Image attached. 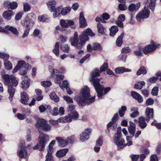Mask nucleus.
<instances>
[{"label":"nucleus","instance_id":"obj_35","mask_svg":"<svg viewBox=\"0 0 161 161\" xmlns=\"http://www.w3.org/2000/svg\"><path fill=\"white\" fill-rule=\"evenodd\" d=\"M147 73V71L145 68L144 66H142L138 70L136 73V75H140L141 74L145 75Z\"/></svg>","mask_w":161,"mask_h":161},{"label":"nucleus","instance_id":"obj_8","mask_svg":"<svg viewBox=\"0 0 161 161\" xmlns=\"http://www.w3.org/2000/svg\"><path fill=\"white\" fill-rule=\"evenodd\" d=\"M151 43V44L148 45L143 48V52L145 54H146L154 51L160 46L159 44L154 42L152 41Z\"/></svg>","mask_w":161,"mask_h":161},{"label":"nucleus","instance_id":"obj_33","mask_svg":"<svg viewBox=\"0 0 161 161\" xmlns=\"http://www.w3.org/2000/svg\"><path fill=\"white\" fill-rule=\"evenodd\" d=\"M110 35L111 36H114L118 31V28L116 26L113 25L109 29Z\"/></svg>","mask_w":161,"mask_h":161},{"label":"nucleus","instance_id":"obj_23","mask_svg":"<svg viewBox=\"0 0 161 161\" xmlns=\"http://www.w3.org/2000/svg\"><path fill=\"white\" fill-rule=\"evenodd\" d=\"M56 4V3L55 1L51 0L47 2V5L49 10L51 11H53L54 9L56 8H55Z\"/></svg>","mask_w":161,"mask_h":161},{"label":"nucleus","instance_id":"obj_2","mask_svg":"<svg viewBox=\"0 0 161 161\" xmlns=\"http://www.w3.org/2000/svg\"><path fill=\"white\" fill-rule=\"evenodd\" d=\"M2 78L4 80V84L8 86V91L9 94V99L11 102L15 91V89L12 86H16L18 83V81L16 77L12 75H2Z\"/></svg>","mask_w":161,"mask_h":161},{"label":"nucleus","instance_id":"obj_46","mask_svg":"<svg viewBox=\"0 0 161 161\" xmlns=\"http://www.w3.org/2000/svg\"><path fill=\"white\" fill-rule=\"evenodd\" d=\"M145 84V82L144 81L138 82L135 84V87L137 89H141Z\"/></svg>","mask_w":161,"mask_h":161},{"label":"nucleus","instance_id":"obj_49","mask_svg":"<svg viewBox=\"0 0 161 161\" xmlns=\"http://www.w3.org/2000/svg\"><path fill=\"white\" fill-rule=\"evenodd\" d=\"M69 114H71V117L72 120H76L77 119L79 116V114L76 111H73V112H71Z\"/></svg>","mask_w":161,"mask_h":161},{"label":"nucleus","instance_id":"obj_34","mask_svg":"<svg viewBox=\"0 0 161 161\" xmlns=\"http://www.w3.org/2000/svg\"><path fill=\"white\" fill-rule=\"evenodd\" d=\"M124 36V33H122L118 37L116 41V45L117 46L120 47L121 46L123 41L122 39Z\"/></svg>","mask_w":161,"mask_h":161},{"label":"nucleus","instance_id":"obj_60","mask_svg":"<svg viewBox=\"0 0 161 161\" xmlns=\"http://www.w3.org/2000/svg\"><path fill=\"white\" fill-rule=\"evenodd\" d=\"M158 88L155 86L154 87L152 90L151 93L152 95L154 96H156L158 94Z\"/></svg>","mask_w":161,"mask_h":161},{"label":"nucleus","instance_id":"obj_40","mask_svg":"<svg viewBox=\"0 0 161 161\" xmlns=\"http://www.w3.org/2000/svg\"><path fill=\"white\" fill-rule=\"evenodd\" d=\"M53 152H51L49 150L47 151V153L46 156V160L45 161H53V158L52 155Z\"/></svg>","mask_w":161,"mask_h":161},{"label":"nucleus","instance_id":"obj_14","mask_svg":"<svg viewBox=\"0 0 161 161\" xmlns=\"http://www.w3.org/2000/svg\"><path fill=\"white\" fill-rule=\"evenodd\" d=\"M141 3L140 2H138L136 4L131 3L129 6L128 9L130 12H136L139 9Z\"/></svg>","mask_w":161,"mask_h":161},{"label":"nucleus","instance_id":"obj_55","mask_svg":"<svg viewBox=\"0 0 161 161\" xmlns=\"http://www.w3.org/2000/svg\"><path fill=\"white\" fill-rule=\"evenodd\" d=\"M41 85L44 87H48L50 86L52 84L49 81H43L41 82Z\"/></svg>","mask_w":161,"mask_h":161},{"label":"nucleus","instance_id":"obj_24","mask_svg":"<svg viewBox=\"0 0 161 161\" xmlns=\"http://www.w3.org/2000/svg\"><path fill=\"white\" fill-rule=\"evenodd\" d=\"M5 29L7 30L10 31L15 36L19 35V32L17 29L12 26L7 25L5 27Z\"/></svg>","mask_w":161,"mask_h":161},{"label":"nucleus","instance_id":"obj_56","mask_svg":"<svg viewBox=\"0 0 161 161\" xmlns=\"http://www.w3.org/2000/svg\"><path fill=\"white\" fill-rule=\"evenodd\" d=\"M21 110L22 113L25 115H28L31 113L30 110L28 108H22Z\"/></svg>","mask_w":161,"mask_h":161},{"label":"nucleus","instance_id":"obj_1","mask_svg":"<svg viewBox=\"0 0 161 161\" xmlns=\"http://www.w3.org/2000/svg\"><path fill=\"white\" fill-rule=\"evenodd\" d=\"M95 35L90 29L88 28L84 31L80 35V41L79 43L77 39L78 34L76 32H75L73 37L70 39V42L72 46L78 48H81L85 44V42L88 40V35L91 36H94Z\"/></svg>","mask_w":161,"mask_h":161},{"label":"nucleus","instance_id":"obj_13","mask_svg":"<svg viewBox=\"0 0 161 161\" xmlns=\"http://www.w3.org/2000/svg\"><path fill=\"white\" fill-rule=\"evenodd\" d=\"M60 23L62 27L67 28L69 25H73L74 22L73 21L71 20L61 19Z\"/></svg>","mask_w":161,"mask_h":161},{"label":"nucleus","instance_id":"obj_53","mask_svg":"<svg viewBox=\"0 0 161 161\" xmlns=\"http://www.w3.org/2000/svg\"><path fill=\"white\" fill-rule=\"evenodd\" d=\"M75 106L73 105H69L67 108V111L69 112H70V113L73 112V111H76L75 110Z\"/></svg>","mask_w":161,"mask_h":161},{"label":"nucleus","instance_id":"obj_41","mask_svg":"<svg viewBox=\"0 0 161 161\" xmlns=\"http://www.w3.org/2000/svg\"><path fill=\"white\" fill-rule=\"evenodd\" d=\"M38 19L39 21L42 22H47L49 20V18L47 15L39 16Z\"/></svg>","mask_w":161,"mask_h":161},{"label":"nucleus","instance_id":"obj_58","mask_svg":"<svg viewBox=\"0 0 161 161\" xmlns=\"http://www.w3.org/2000/svg\"><path fill=\"white\" fill-rule=\"evenodd\" d=\"M55 142V141L53 140L50 143L48 146V148L47 149V151L49 150L51 151V152H53V148Z\"/></svg>","mask_w":161,"mask_h":161},{"label":"nucleus","instance_id":"obj_7","mask_svg":"<svg viewBox=\"0 0 161 161\" xmlns=\"http://www.w3.org/2000/svg\"><path fill=\"white\" fill-rule=\"evenodd\" d=\"M146 7L147 6L145 5L144 9L136 15V18L138 21L140 22L142 19L149 17L150 11L148 8V7Z\"/></svg>","mask_w":161,"mask_h":161},{"label":"nucleus","instance_id":"obj_11","mask_svg":"<svg viewBox=\"0 0 161 161\" xmlns=\"http://www.w3.org/2000/svg\"><path fill=\"white\" fill-rule=\"evenodd\" d=\"M20 96V102L24 104H28V102L29 99V98L28 95L27 94L26 92H24L21 93Z\"/></svg>","mask_w":161,"mask_h":161},{"label":"nucleus","instance_id":"obj_54","mask_svg":"<svg viewBox=\"0 0 161 161\" xmlns=\"http://www.w3.org/2000/svg\"><path fill=\"white\" fill-rule=\"evenodd\" d=\"M108 68V65L107 63H104L100 67V71L101 72L105 71Z\"/></svg>","mask_w":161,"mask_h":161},{"label":"nucleus","instance_id":"obj_26","mask_svg":"<svg viewBox=\"0 0 161 161\" xmlns=\"http://www.w3.org/2000/svg\"><path fill=\"white\" fill-rule=\"evenodd\" d=\"M30 81V79L27 78L26 79L22 81L21 83V87L24 90L27 89L29 87Z\"/></svg>","mask_w":161,"mask_h":161},{"label":"nucleus","instance_id":"obj_51","mask_svg":"<svg viewBox=\"0 0 161 161\" xmlns=\"http://www.w3.org/2000/svg\"><path fill=\"white\" fill-rule=\"evenodd\" d=\"M93 48L94 50H98L100 51L102 50V48L101 45L99 43H94L93 45Z\"/></svg>","mask_w":161,"mask_h":161},{"label":"nucleus","instance_id":"obj_4","mask_svg":"<svg viewBox=\"0 0 161 161\" xmlns=\"http://www.w3.org/2000/svg\"><path fill=\"white\" fill-rule=\"evenodd\" d=\"M39 143L34 147H33L32 144L28 145L27 147L28 149H31L32 148L33 150L37 149L40 151L43 150L46 144L49 140V137L48 135L41 131H39Z\"/></svg>","mask_w":161,"mask_h":161},{"label":"nucleus","instance_id":"obj_20","mask_svg":"<svg viewBox=\"0 0 161 161\" xmlns=\"http://www.w3.org/2000/svg\"><path fill=\"white\" fill-rule=\"evenodd\" d=\"M156 0H147L145 5L152 11L154 10Z\"/></svg>","mask_w":161,"mask_h":161},{"label":"nucleus","instance_id":"obj_15","mask_svg":"<svg viewBox=\"0 0 161 161\" xmlns=\"http://www.w3.org/2000/svg\"><path fill=\"white\" fill-rule=\"evenodd\" d=\"M25 64V62L24 60L18 61L17 65L12 70L13 73H14L17 72L18 70L24 66Z\"/></svg>","mask_w":161,"mask_h":161},{"label":"nucleus","instance_id":"obj_44","mask_svg":"<svg viewBox=\"0 0 161 161\" xmlns=\"http://www.w3.org/2000/svg\"><path fill=\"white\" fill-rule=\"evenodd\" d=\"M51 126L47 124V121L41 130L45 131H49L51 130Z\"/></svg>","mask_w":161,"mask_h":161},{"label":"nucleus","instance_id":"obj_38","mask_svg":"<svg viewBox=\"0 0 161 161\" xmlns=\"http://www.w3.org/2000/svg\"><path fill=\"white\" fill-rule=\"evenodd\" d=\"M4 65L5 68L7 70H10L12 69V65L8 60H4Z\"/></svg>","mask_w":161,"mask_h":161},{"label":"nucleus","instance_id":"obj_10","mask_svg":"<svg viewBox=\"0 0 161 161\" xmlns=\"http://www.w3.org/2000/svg\"><path fill=\"white\" fill-rule=\"evenodd\" d=\"M20 149L18 153V155L21 158H26L27 157V153L25 150V147L23 144L20 145Z\"/></svg>","mask_w":161,"mask_h":161},{"label":"nucleus","instance_id":"obj_42","mask_svg":"<svg viewBox=\"0 0 161 161\" xmlns=\"http://www.w3.org/2000/svg\"><path fill=\"white\" fill-rule=\"evenodd\" d=\"M63 78L64 76L63 75H58L56 76L54 80L55 82L60 85L61 83V81Z\"/></svg>","mask_w":161,"mask_h":161},{"label":"nucleus","instance_id":"obj_30","mask_svg":"<svg viewBox=\"0 0 161 161\" xmlns=\"http://www.w3.org/2000/svg\"><path fill=\"white\" fill-rule=\"evenodd\" d=\"M58 8H61L60 14L62 15H65L69 13L71 10V7L69 6L64 8H63L62 7L60 6L58 7Z\"/></svg>","mask_w":161,"mask_h":161},{"label":"nucleus","instance_id":"obj_37","mask_svg":"<svg viewBox=\"0 0 161 161\" xmlns=\"http://www.w3.org/2000/svg\"><path fill=\"white\" fill-rule=\"evenodd\" d=\"M51 99L55 102H58L59 101V97L56 95L55 92H52L50 94Z\"/></svg>","mask_w":161,"mask_h":161},{"label":"nucleus","instance_id":"obj_17","mask_svg":"<svg viewBox=\"0 0 161 161\" xmlns=\"http://www.w3.org/2000/svg\"><path fill=\"white\" fill-rule=\"evenodd\" d=\"M146 119L147 120L149 121L150 119L153 117V110L152 108H147L146 109Z\"/></svg>","mask_w":161,"mask_h":161},{"label":"nucleus","instance_id":"obj_45","mask_svg":"<svg viewBox=\"0 0 161 161\" xmlns=\"http://www.w3.org/2000/svg\"><path fill=\"white\" fill-rule=\"evenodd\" d=\"M49 71L51 73V76L53 77L58 75V74L59 73L58 70L55 69H49Z\"/></svg>","mask_w":161,"mask_h":161},{"label":"nucleus","instance_id":"obj_36","mask_svg":"<svg viewBox=\"0 0 161 161\" xmlns=\"http://www.w3.org/2000/svg\"><path fill=\"white\" fill-rule=\"evenodd\" d=\"M59 46L58 42H56L54 46V48L53 50V52L57 56L59 55Z\"/></svg>","mask_w":161,"mask_h":161},{"label":"nucleus","instance_id":"obj_29","mask_svg":"<svg viewBox=\"0 0 161 161\" xmlns=\"http://www.w3.org/2000/svg\"><path fill=\"white\" fill-rule=\"evenodd\" d=\"M131 71V69L125 68L124 67H119L116 68L115 70V73L117 74L123 73L124 72H130Z\"/></svg>","mask_w":161,"mask_h":161},{"label":"nucleus","instance_id":"obj_61","mask_svg":"<svg viewBox=\"0 0 161 161\" xmlns=\"http://www.w3.org/2000/svg\"><path fill=\"white\" fill-rule=\"evenodd\" d=\"M131 51L130 48L129 47H125L123 48L121 50L122 53H128Z\"/></svg>","mask_w":161,"mask_h":161},{"label":"nucleus","instance_id":"obj_16","mask_svg":"<svg viewBox=\"0 0 161 161\" xmlns=\"http://www.w3.org/2000/svg\"><path fill=\"white\" fill-rule=\"evenodd\" d=\"M15 14V13L12 10H8L4 11L3 14V17L7 20H10L11 17Z\"/></svg>","mask_w":161,"mask_h":161},{"label":"nucleus","instance_id":"obj_28","mask_svg":"<svg viewBox=\"0 0 161 161\" xmlns=\"http://www.w3.org/2000/svg\"><path fill=\"white\" fill-rule=\"evenodd\" d=\"M138 122L139 126L142 129H144L147 126V124L145 121V119L143 117H141L139 118Z\"/></svg>","mask_w":161,"mask_h":161},{"label":"nucleus","instance_id":"obj_64","mask_svg":"<svg viewBox=\"0 0 161 161\" xmlns=\"http://www.w3.org/2000/svg\"><path fill=\"white\" fill-rule=\"evenodd\" d=\"M108 128L111 127H113L114 129H115L117 127V125L114 122H110L107 125Z\"/></svg>","mask_w":161,"mask_h":161},{"label":"nucleus","instance_id":"obj_43","mask_svg":"<svg viewBox=\"0 0 161 161\" xmlns=\"http://www.w3.org/2000/svg\"><path fill=\"white\" fill-rule=\"evenodd\" d=\"M61 8H58V7L54 9L53 11H51L54 12L53 14V17L54 18H55L58 17L60 14Z\"/></svg>","mask_w":161,"mask_h":161},{"label":"nucleus","instance_id":"obj_6","mask_svg":"<svg viewBox=\"0 0 161 161\" xmlns=\"http://www.w3.org/2000/svg\"><path fill=\"white\" fill-rule=\"evenodd\" d=\"M121 132V128H118L117 132L115 134L113 137L114 142L117 145L118 149L124 147L125 140L122 138Z\"/></svg>","mask_w":161,"mask_h":161},{"label":"nucleus","instance_id":"obj_19","mask_svg":"<svg viewBox=\"0 0 161 161\" xmlns=\"http://www.w3.org/2000/svg\"><path fill=\"white\" fill-rule=\"evenodd\" d=\"M129 123L130 125L128 127V131L132 135V137H133L136 130V126L135 124L132 122L130 121Z\"/></svg>","mask_w":161,"mask_h":161},{"label":"nucleus","instance_id":"obj_57","mask_svg":"<svg viewBox=\"0 0 161 161\" xmlns=\"http://www.w3.org/2000/svg\"><path fill=\"white\" fill-rule=\"evenodd\" d=\"M63 98L68 103H73V101L72 98L70 97L64 96L63 97Z\"/></svg>","mask_w":161,"mask_h":161},{"label":"nucleus","instance_id":"obj_62","mask_svg":"<svg viewBox=\"0 0 161 161\" xmlns=\"http://www.w3.org/2000/svg\"><path fill=\"white\" fill-rule=\"evenodd\" d=\"M30 29V28H26L24 31V33L22 36L23 39L27 37L29 34Z\"/></svg>","mask_w":161,"mask_h":161},{"label":"nucleus","instance_id":"obj_59","mask_svg":"<svg viewBox=\"0 0 161 161\" xmlns=\"http://www.w3.org/2000/svg\"><path fill=\"white\" fill-rule=\"evenodd\" d=\"M151 125H155L158 129H161V123H157L156 120H154L153 122L151 123Z\"/></svg>","mask_w":161,"mask_h":161},{"label":"nucleus","instance_id":"obj_5","mask_svg":"<svg viewBox=\"0 0 161 161\" xmlns=\"http://www.w3.org/2000/svg\"><path fill=\"white\" fill-rule=\"evenodd\" d=\"M101 73V72L99 69L94 70L92 72L91 79L90 80V81L92 83L96 91L98 92V97H100L101 95L100 94L101 91L102 89V86L99 83L100 79L95 77L99 76Z\"/></svg>","mask_w":161,"mask_h":161},{"label":"nucleus","instance_id":"obj_31","mask_svg":"<svg viewBox=\"0 0 161 161\" xmlns=\"http://www.w3.org/2000/svg\"><path fill=\"white\" fill-rule=\"evenodd\" d=\"M68 151V149H64L60 150L57 152L56 155L57 157L60 158L65 156Z\"/></svg>","mask_w":161,"mask_h":161},{"label":"nucleus","instance_id":"obj_21","mask_svg":"<svg viewBox=\"0 0 161 161\" xmlns=\"http://www.w3.org/2000/svg\"><path fill=\"white\" fill-rule=\"evenodd\" d=\"M72 120L71 114H69L68 115L64 117H61L58 119L59 122L63 123L70 122L72 121Z\"/></svg>","mask_w":161,"mask_h":161},{"label":"nucleus","instance_id":"obj_48","mask_svg":"<svg viewBox=\"0 0 161 161\" xmlns=\"http://www.w3.org/2000/svg\"><path fill=\"white\" fill-rule=\"evenodd\" d=\"M97 30L99 33L103 34L104 33L105 28L100 23H98L97 25Z\"/></svg>","mask_w":161,"mask_h":161},{"label":"nucleus","instance_id":"obj_52","mask_svg":"<svg viewBox=\"0 0 161 161\" xmlns=\"http://www.w3.org/2000/svg\"><path fill=\"white\" fill-rule=\"evenodd\" d=\"M40 34V31L39 30L37 29H36L34 30L33 32V35L34 37L40 39L41 36L39 35Z\"/></svg>","mask_w":161,"mask_h":161},{"label":"nucleus","instance_id":"obj_47","mask_svg":"<svg viewBox=\"0 0 161 161\" xmlns=\"http://www.w3.org/2000/svg\"><path fill=\"white\" fill-rule=\"evenodd\" d=\"M61 49L64 52L68 53L70 50V47L67 44H64L61 46Z\"/></svg>","mask_w":161,"mask_h":161},{"label":"nucleus","instance_id":"obj_22","mask_svg":"<svg viewBox=\"0 0 161 161\" xmlns=\"http://www.w3.org/2000/svg\"><path fill=\"white\" fill-rule=\"evenodd\" d=\"M131 95L134 98L136 99L139 103H142L143 101L142 97L138 93L132 91L131 92Z\"/></svg>","mask_w":161,"mask_h":161},{"label":"nucleus","instance_id":"obj_9","mask_svg":"<svg viewBox=\"0 0 161 161\" xmlns=\"http://www.w3.org/2000/svg\"><path fill=\"white\" fill-rule=\"evenodd\" d=\"M92 130L91 129H87L80 135V139L82 142L87 141L89 138V135Z\"/></svg>","mask_w":161,"mask_h":161},{"label":"nucleus","instance_id":"obj_63","mask_svg":"<svg viewBox=\"0 0 161 161\" xmlns=\"http://www.w3.org/2000/svg\"><path fill=\"white\" fill-rule=\"evenodd\" d=\"M68 83L67 81L64 80L62 85L60 84L59 86L61 88L63 89V88H67L68 87Z\"/></svg>","mask_w":161,"mask_h":161},{"label":"nucleus","instance_id":"obj_25","mask_svg":"<svg viewBox=\"0 0 161 161\" xmlns=\"http://www.w3.org/2000/svg\"><path fill=\"white\" fill-rule=\"evenodd\" d=\"M56 140L58 141L59 145L61 147H65L67 145L69 142L67 140H64V139L61 137H57L55 138Z\"/></svg>","mask_w":161,"mask_h":161},{"label":"nucleus","instance_id":"obj_32","mask_svg":"<svg viewBox=\"0 0 161 161\" xmlns=\"http://www.w3.org/2000/svg\"><path fill=\"white\" fill-rule=\"evenodd\" d=\"M102 86V88L101 91V93H100L101 96L100 97L98 96V92L96 91L97 93V96L98 98H102V97L103 95H106L108 92H109L111 89V88L110 87H107L105 88H104L103 86L100 85Z\"/></svg>","mask_w":161,"mask_h":161},{"label":"nucleus","instance_id":"obj_3","mask_svg":"<svg viewBox=\"0 0 161 161\" xmlns=\"http://www.w3.org/2000/svg\"><path fill=\"white\" fill-rule=\"evenodd\" d=\"M89 88L85 86L81 89L79 96L76 98V101L81 106H84L86 104H90L93 103L95 101V97L90 98Z\"/></svg>","mask_w":161,"mask_h":161},{"label":"nucleus","instance_id":"obj_50","mask_svg":"<svg viewBox=\"0 0 161 161\" xmlns=\"http://www.w3.org/2000/svg\"><path fill=\"white\" fill-rule=\"evenodd\" d=\"M132 137V136L130 137L129 136H127L126 140L127 142L126 144L124 143V147L126 146H130L132 145V142L131 141Z\"/></svg>","mask_w":161,"mask_h":161},{"label":"nucleus","instance_id":"obj_27","mask_svg":"<svg viewBox=\"0 0 161 161\" xmlns=\"http://www.w3.org/2000/svg\"><path fill=\"white\" fill-rule=\"evenodd\" d=\"M3 4L5 6H9V8L12 9H14L16 8L18 6V4L16 2H13L9 3L8 1L4 2Z\"/></svg>","mask_w":161,"mask_h":161},{"label":"nucleus","instance_id":"obj_39","mask_svg":"<svg viewBox=\"0 0 161 161\" xmlns=\"http://www.w3.org/2000/svg\"><path fill=\"white\" fill-rule=\"evenodd\" d=\"M142 51L143 52V48L140 47L138 49L134 51V53L137 56H142L143 55Z\"/></svg>","mask_w":161,"mask_h":161},{"label":"nucleus","instance_id":"obj_18","mask_svg":"<svg viewBox=\"0 0 161 161\" xmlns=\"http://www.w3.org/2000/svg\"><path fill=\"white\" fill-rule=\"evenodd\" d=\"M47 122V121L44 119H40L38 120L36 126L39 131H41L40 130H41Z\"/></svg>","mask_w":161,"mask_h":161},{"label":"nucleus","instance_id":"obj_12","mask_svg":"<svg viewBox=\"0 0 161 161\" xmlns=\"http://www.w3.org/2000/svg\"><path fill=\"white\" fill-rule=\"evenodd\" d=\"M79 21L80 26V28H83L87 25V23L85 18L84 14L82 12H80V14Z\"/></svg>","mask_w":161,"mask_h":161}]
</instances>
